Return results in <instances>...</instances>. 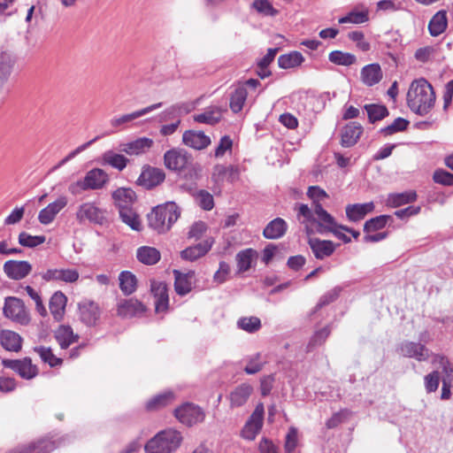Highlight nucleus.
<instances>
[{
  "instance_id": "f257e3e1",
  "label": "nucleus",
  "mask_w": 453,
  "mask_h": 453,
  "mask_svg": "<svg viewBox=\"0 0 453 453\" xmlns=\"http://www.w3.org/2000/svg\"><path fill=\"white\" fill-rule=\"evenodd\" d=\"M296 218L307 235L314 234H326L334 231L335 227H340L335 219L328 213L322 206L318 203L314 209H311L307 204H296Z\"/></svg>"
},
{
  "instance_id": "f03ea898",
  "label": "nucleus",
  "mask_w": 453,
  "mask_h": 453,
  "mask_svg": "<svg viewBox=\"0 0 453 453\" xmlns=\"http://www.w3.org/2000/svg\"><path fill=\"white\" fill-rule=\"evenodd\" d=\"M435 103V93L432 85L424 78L411 82L407 93V104L415 113L427 114Z\"/></svg>"
},
{
  "instance_id": "7ed1b4c3",
  "label": "nucleus",
  "mask_w": 453,
  "mask_h": 453,
  "mask_svg": "<svg viewBox=\"0 0 453 453\" xmlns=\"http://www.w3.org/2000/svg\"><path fill=\"white\" fill-rule=\"evenodd\" d=\"M180 215V207L174 202H167L164 205L157 206L149 214V225L158 233H164L171 228Z\"/></svg>"
},
{
  "instance_id": "20e7f679",
  "label": "nucleus",
  "mask_w": 453,
  "mask_h": 453,
  "mask_svg": "<svg viewBox=\"0 0 453 453\" xmlns=\"http://www.w3.org/2000/svg\"><path fill=\"white\" fill-rule=\"evenodd\" d=\"M181 434L174 428L157 433L145 445L146 453H173L182 441Z\"/></svg>"
},
{
  "instance_id": "39448f33",
  "label": "nucleus",
  "mask_w": 453,
  "mask_h": 453,
  "mask_svg": "<svg viewBox=\"0 0 453 453\" xmlns=\"http://www.w3.org/2000/svg\"><path fill=\"white\" fill-rule=\"evenodd\" d=\"M75 219L80 224L88 221L92 224L103 225L106 222V211L93 202H86L78 206Z\"/></svg>"
},
{
  "instance_id": "423d86ee",
  "label": "nucleus",
  "mask_w": 453,
  "mask_h": 453,
  "mask_svg": "<svg viewBox=\"0 0 453 453\" xmlns=\"http://www.w3.org/2000/svg\"><path fill=\"white\" fill-rule=\"evenodd\" d=\"M14 58L7 52L0 53V100L4 101L11 93L9 79L13 71Z\"/></svg>"
},
{
  "instance_id": "0eeeda50",
  "label": "nucleus",
  "mask_w": 453,
  "mask_h": 453,
  "mask_svg": "<svg viewBox=\"0 0 453 453\" xmlns=\"http://www.w3.org/2000/svg\"><path fill=\"white\" fill-rule=\"evenodd\" d=\"M174 416L182 424L193 425L203 421L204 414L200 406L185 403L174 410Z\"/></svg>"
},
{
  "instance_id": "6e6552de",
  "label": "nucleus",
  "mask_w": 453,
  "mask_h": 453,
  "mask_svg": "<svg viewBox=\"0 0 453 453\" xmlns=\"http://www.w3.org/2000/svg\"><path fill=\"white\" fill-rule=\"evenodd\" d=\"M4 313L5 317L20 323L27 325L29 322V317L26 311L23 302L16 297H8L5 299Z\"/></svg>"
},
{
  "instance_id": "1a4fd4ad",
  "label": "nucleus",
  "mask_w": 453,
  "mask_h": 453,
  "mask_svg": "<svg viewBox=\"0 0 453 453\" xmlns=\"http://www.w3.org/2000/svg\"><path fill=\"white\" fill-rule=\"evenodd\" d=\"M397 351L404 357L414 358L419 362L427 360L431 355L430 350L424 344L410 341L402 342Z\"/></svg>"
},
{
  "instance_id": "9d476101",
  "label": "nucleus",
  "mask_w": 453,
  "mask_h": 453,
  "mask_svg": "<svg viewBox=\"0 0 453 453\" xmlns=\"http://www.w3.org/2000/svg\"><path fill=\"white\" fill-rule=\"evenodd\" d=\"M68 198L65 196H58L54 202L42 209L38 214V220L42 225L52 223L57 215L67 205Z\"/></svg>"
},
{
  "instance_id": "9b49d317",
  "label": "nucleus",
  "mask_w": 453,
  "mask_h": 453,
  "mask_svg": "<svg viewBox=\"0 0 453 453\" xmlns=\"http://www.w3.org/2000/svg\"><path fill=\"white\" fill-rule=\"evenodd\" d=\"M190 157L187 151L180 149L167 150L164 156V163L166 168L173 171H180L189 163Z\"/></svg>"
},
{
  "instance_id": "f8f14e48",
  "label": "nucleus",
  "mask_w": 453,
  "mask_h": 453,
  "mask_svg": "<svg viewBox=\"0 0 453 453\" xmlns=\"http://www.w3.org/2000/svg\"><path fill=\"white\" fill-rule=\"evenodd\" d=\"M165 179V174L162 169L146 166L143 167L142 173L137 180V183L140 186L150 189L162 183Z\"/></svg>"
},
{
  "instance_id": "ddd939ff",
  "label": "nucleus",
  "mask_w": 453,
  "mask_h": 453,
  "mask_svg": "<svg viewBox=\"0 0 453 453\" xmlns=\"http://www.w3.org/2000/svg\"><path fill=\"white\" fill-rule=\"evenodd\" d=\"M57 448L55 441L50 439H41L28 444L19 446L6 453H50Z\"/></svg>"
},
{
  "instance_id": "4468645a",
  "label": "nucleus",
  "mask_w": 453,
  "mask_h": 453,
  "mask_svg": "<svg viewBox=\"0 0 453 453\" xmlns=\"http://www.w3.org/2000/svg\"><path fill=\"white\" fill-rule=\"evenodd\" d=\"M31 271L32 265L27 261L9 260L4 264V272L12 280H22Z\"/></svg>"
},
{
  "instance_id": "2eb2a0df",
  "label": "nucleus",
  "mask_w": 453,
  "mask_h": 453,
  "mask_svg": "<svg viewBox=\"0 0 453 453\" xmlns=\"http://www.w3.org/2000/svg\"><path fill=\"white\" fill-rule=\"evenodd\" d=\"M79 272L76 269H48L42 274L46 281H64L65 283L75 282L79 279Z\"/></svg>"
},
{
  "instance_id": "dca6fc26",
  "label": "nucleus",
  "mask_w": 453,
  "mask_h": 453,
  "mask_svg": "<svg viewBox=\"0 0 453 453\" xmlns=\"http://www.w3.org/2000/svg\"><path fill=\"white\" fill-rule=\"evenodd\" d=\"M2 364L4 367L18 372L24 379H32L37 373L35 366L32 365L31 361L27 358L23 360L4 359Z\"/></svg>"
},
{
  "instance_id": "f3484780",
  "label": "nucleus",
  "mask_w": 453,
  "mask_h": 453,
  "mask_svg": "<svg viewBox=\"0 0 453 453\" xmlns=\"http://www.w3.org/2000/svg\"><path fill=\"white\" fill-rule=\"evenodd\" d=\"M150 291L155 298V309L157 312L165 311L168 308L169 298L167 286L161 281L152 280Z\"/></svg>"
},
{
  "instance_id": "a211bd4d",
  "label": "nucleus",
  "mask_w": 453,
  "mask_h": 453,
  "mask_svg": "<svg viewBox=\"0 0 453 453\" xmlns=\"http://www.w3.org/2000/svg\"><path fill=\"white\" fill-rule=\"evenodd\" d=\"M182 142L195 150H203L211 144V138L202 131L187 130L182 135Z\"/></svg>"
},
{
  "instance_id": "6ab92c4d",
  "label": "nucleus",
  "mask_w": 453,
  "mask_h": 453,
  "mask_svg": "<svg viewBox=\"0 0 453 453\" xmlns=\"http://www.w3.org/2000/svg\"><path fill=\"white\" fill-rule=\"evenodd\" d=\"M153 145V140L141 137L130 142L120 144V150L129 156H139L149 150Z\"/></svg>"
},
{
  "instance_id": "aec40b11",
  "label": "nucleus",
  "mask_w": 453,
  "mask_h": 453,
  "mask_svg": "<svg viewBox=\"0 0 453 453\" xmlns=\"http://www.w3.org/2000/svg\"><path fill=\"white\" fill-rule=\"evenodd\" d=\"M363 133L362 126L357 122H350L342 131L341 144L349 148L354 146Z\"/></svg>"
},
{
  "instance_id": "412c9836",
  "label": "nucleus",
  "mask_w": 453,
  "mask_h": 453,
  "mask_svg": "<svg viewBox=\"0 0 453 453\" xmlns=\"http://www.w3.org/2000/svg\"><path fill=\"white\" fill-rule=\"evenodd\" d=\"M81 320L87 326H94L100 317L98 305L91 301H84L79 304Z\"/></svg>"
},
{
  "instance_id": "4be33fe9",
  "label": "nucleus",
  "mask_w": 453,
  "mask_h": 453,
  "mask_svg": "<svg viewBox=\"0 0 453 453\" xmlns=\"http://www.w3.org/2000/svg\"><path fill=\"white\" fill-rule=\"evenodd\" d=\"M175 281L174 288L178 295L185 296L189 293L194 285L195 272L188 271L186 273H182L177 270L173 271Z\"/></svg>"
},
{
  "instance_id": "5701e85b",
  "label": "nucleus",
  "mask_w": 453,
  "mask_h": 453,
  "mask_svg": "<svg viewBox=\"0 0 453 453\" xmlns=\"http://www.w3.org/2000/svg\"><path fill=\"white\" fill-rule=\"evenodd\" d=\"M375 205L372 202L365 203H354L346 206V216L349 221L357 222L363 219L368 213L374 211Z\"/></svg>"
},
{
  "instance_id": "b1692460",
  "label": "nucleus",
  "mask_w": 453,
  "mask_h": 453,
  "mask_svg": "<svg viewBox=\"0 0 453 453\" xmlns=\"http://www.w3.org/2000/svg\"><path fill=\"white\" fill-rule=\"evenodd\" d=\"M360 76L365 85L372 87L382 80L383 73L379 64H369L361 69Z\"/></svg>"
},
{
  "instance_id": "393cba45",
  "label": "nucleus",
  "mask_w": 453,
  "mask_h": 453,
  "mask_svg": "<svg viewBox=\"0 0 453 453\" xmlns=\"http://www.w3.org/2000/svg\"><path fill=\"white\" fill-rule=\"evenodd\" d=\"M308 243L318 259H324L325 257H330L335 250L331 241L310 238Z\"/></svg>"
},
{
  "instance_id": "a878e982",
  "label": "nucleus",
  "mask_w": 453,
  "mask_h": 453,
  "mask_svg": "<svg viewBox=\"0 0 453 453\" xmlns=\"http://www.w3.org/2000/svg\"><path fill=\"white\" fill-rule=\"evenodd\" d=\"M161 106H162V103H157V104H151L148 107H145L143 109L135 111L132 113L125 114L120 117H115L111 119V125L114 127H120V126L129 123V122H131L147 113H150L154 110L159 109Z\"/></svg>"
},
{
  "instance_id": "bb28decb",
  "label": "nucleus",
  "mask_w": 453,
  "mask_h": 453,
  "mask_svg": "<svg viewBox=\"0 0 453 453\" xmlns=\"http://www.w3.org/2000/svg\"><path fill=\"white\" fill-rule=\"evenodd\" d=\"M222 110L219 106H209L203 112L193 115L194 121L213 126L222 119Z\"/></svg>"
},
{
  "instance_id": "cd10ccee",
  "label": "nucleus",
  "mask_w": 453,
  "mask_h": 453,
  "mask_svg": "<svg viewBox=\"0 0 453 453\" xmlns=\"http://www.w3.org/2000/svg\"><path fill=\"white\" fill-rule=\"evenodd\" d=\"M144 310V306L141 302L131 298L119 302L117 312L121 317L129 318L142 313Z\"/></svg>"
},
{
  "instance_id": "c85d7f7f",
  "label": "nucleus",
  "mask_w": 453,
  "mask_h": 453,
  "mask_svg": "<svg viewBox=\"0 0 453 453\" xmlns=\"http://www.w3.org/2000/svg\"><path fill=\"white\" fill-rule=\"evenodd\" d=\"M211 240H205L203 242H200L195 246L188 247L181 251L180 257L184 260L195 261L197 258L204 256L212 246Z\"/></svg>"
},
{
  "instance_id": "c756f323",
  "label": "nucleus",
  "mask_w": 453,
  "mask_h": 453,
  "mask_svg": "<svg viewBox=\"0 0 453 453\" xmlns=\"http://www.w3.org/2000/svg\"><path fill=\"white\" fill-rule=\"evenodd\" d=\"M85 180L89 190L102 188L109 180L108 174L100 168H94L85 175Z\"/></svg>"
},
{
  "instance_id": "7c9ffc66",
  "label": "nucleus",
  "mask_w": 453,
  "mask_h": 453,
  "mask_svg": "<svg viewBox=\"0 0 453 453\" xmlns=\"http://www.w3.org/2000/svg\"><path fill=\"white\" fill-rule=\"evenodd\" d=\"M0 342L3 348L8 351L18 352L22 347L21 336L11 330H3L0 333Z\"/></svg>"
},
{
  "instance_id": "2f4dec72",
  "label": "nucleus",
  "mask_w": 453,
  "mask_h": 453,
  "mask_svg": "<svg viewBox=\"0 0 453 453\" xmlns=\"http://www.w3.org/2000/svg\"><path fill=\"white\" fill-rule=\"evenodd\" d=\"M287 222L281 218H276L267 224L263 234L266 239H279L287 232Z\"/></svg>"
},
{
  "instance_id": "473e14b6",
  "label": "nucleus",
  "mask_w": 453,
  "mask_h": 453,
  "mask_svg": "<svg viewBox=\"0 0 453 453\" xmlns=\"http://www.w3.org/2000/svg\"><path fill=\"white\" fill-rule=\"evenodd\" d=\"M67 298L60 291L53 294L50 300V311L53 318L59 321L63 319L66 306Z\"/></svg>"
},
{
  "instance_id": "72a5a7b5",
  "label": "nucleus",
  "mask_w": 453,
  "mask_h": 453,
  "mask_svg": "<svg viewBox=\"0 0 453 453\" xmlns=\"http://www.w3.org/2000/svg\"><path fill=\"white\" fill-rule=\"evenodd\" d=\"M112 198L119 211H121L131 207L135 200V193L131 188H120L113 192Z\"/></svg>"
},
{
  "instance_id": "f704fd0d",
  "label": "nucleus",
  "mask_w": 453,
  "mask_h": 453,
  "mask_svg": "<svg viewBox=\"0 0 453 453\" xmlns=\"http://www.w3.org/2000/svg\"><path fill=\"white\" fill-rule=\"evenodd\" d=\"M257 252L253 249H245L236 254V263L239 273L247 272L256 262Z\"/></svg>"
},
{
  "instance_id": "c9c22d12",
  "label": "nucleus",
  "mask_w": 453,
  "mask_h": 453,
  "mask_svg": "<svg viewBox=\"0 0 453 453\" xmlns=\"http://www.w3.org/2000/svg\"><path fill=\"white\" fill-rule=\"evenodd\" d=\"M175 398V394L173 391H165L150 398L145 406L150 411H157L171 404Z\"/></svg>"
},
{
  "instance_id": "e433bc0d",
  "label": "nucleus",
  "mask_w": 453,
  "mask_h": 453,
  "mask_svg": "<svg viewBox=\"0 0 453 453\" xmlns=\"http://www.w3.org/2000/svg\"><path fill=\"white\" fill-rule=\"evenodd\" d=\"M237 177V171L233 166L217 165L213 167L211 173L212 180L220 185L225 180L233 181Z\"/></svg>"
},
{
  "instance_id": "4c0bfd02",
  "label": "nucleus",
  "mask_w": 453,
  "mask_h": 453,
  "mask_svg": "<svg viewBox=\"0 0 453 453\" xmlns=\"http://www.w3.org/2000/svg\"><path fill=\"white\" fill-rule=\"evenodd\" d=\"M136 257L143 265H156L161 257L159 250L150 246H142L136 250Z\"/></svg>"
},
{
  "instance_id": "58836bf2",
  "label": "nucleus",
  "mask_w": 453,
  "mask_h": 453,
  "mask_svg": "<svg viewBox=\"0 0 453 453\" xmlns=\"http://www.w3.org/2000/svg\"><path fill=\"white\" fill-rule=\"evenodd\" d=\"M253 388L250 385L243 383L231 392L229 399L231 406L239 407L243 405L250 396Z\"/></svg>"
},
{
  "instance_id": "ea45409f",
  "label": "nucleus",
  "mask_w": 453,
  "mask_h": 453,
  "mask_svg": "<svg viewBox=\"0 0 453 453\" xmlns=\"http://www.w3.org/2000/svg\"><path fill=\"white\" fill-rule=\"evenodd\" d=\"M55 338L63 349H67L79 339L69 326H60L55 332Z\"/></svg>"
},
{
  "instance_id": "a19ab883",
  "label": "nucleus",
  "mask_w": 453,
  "mask_h": 453,
  "mask_svg": "<svg viewBox=\"0 0 453 453\" xmlns=\"http://www.w3.org/2000/svg\"><path fill=\"white\" fill-rule=\"evenodd\" d=\"M447 16L445 11H439L431 19L428 24V29L433 36H438L447 28Z\"/></svg>"
},
{
  "instance_id": "79ce46f5",
  "label": "nucleus",
  "mask_w": 453,
  "mask_h": 453,
  "mask_svg": "<svg viewBox=\"0 0 453 453\" xmlns=\"http://www.w3.org/2000/svg\"><path fill=\"white\" fill-rule=\"evenodd\" d=\"M417 194L413 190L405 191L403 193L390 194L388 197V205L396 208L406 203L416 201Z\"/></svg>"
},
{
  "instance_id": "37998d69",
  "label": "nucleus",
  "mask_w": 453,
  "mask_h": 453,
  "mask_svg": "<svg viewBox=\"0 0 453 453\" xmlns=\"http://www.w3.org/2000/svg\"><path fill=\"white\" fill-rule=\"evenodd\" d=\"M432 363L439 365L442 369V382L445 381L448 384L453 385V365L449 359L444 356L434 354Z\"/></svg>"
},
{
  "instance_id": "c03bdc74",
  "label": "nucleus",
  "mask_w": 453,
  "mask_h": 453,
  "mask_svg": "<svg viewBox=\"0 0 453 453\" xmlns=\"http://www.w3.org/2000/svg\"><path fill=\"white\" fill-rule=\"evenodd\" d=\"M102 159L104 164L109 165L119 171H122L128 162V159L125 156L116 153L113 150L105 151L102 156Z\"/></svg>"
},
{
  "instance_id": "a18cd8bd",
  "label": "nucleus",
  "mask_w": 453,
  "mask_h": 453,
  "mask_svg": "<svg viewBox=\"0 0 453 453\" xmlns=\"http://www.w3.org/2000/svg\"><path fill=\"white\" fill-rule=\"evenodd\" d=\"M119 288L125 295H131L136 289L137 280L134 273L123 271L119 276Z\"/></svg>"
},
{
  "instance_id": "49530a36",
  "label": "nucleus",
  "mask_w": 453,
  "mask_h": 453,
  "mask_svg": "<svg viewBox=\"0 0 453 453\" xmlns=\"http://www.w3.org/2000/svg\"><path fill=\"white\" fill-rule=\"evenodd\" d=\"M121 220L133 230L141 231L142 222L138 214L130 207L119 211Z\"/></svg>"
},
{
  "instance_id": "de8ad7c7",
  "label": "nucleus",
  "mask_w": 453,
  "mask_h": 453,
  "mask_svg": "<svg viewBox=\"0 0 453 453\" xmlns=\"http://www.w3.org/2000/svg\"><path fill=\"white\" fill-rule=\"evenodd\" d=\"M247 89L244 87H238L231 94L230 96V109L237 113L242 110L243 104L247 98Z\"/></svg>"
},
{
  "instance_id": "09e8293b",
  "label": "nucleus",
  "mask_w": 453,
  "mask_h": 453,
  "mask_svg": "<svg viewBox=\"0 0 453 453\" xmlns=\"http://www.w3.org/2000/svg\"><path fill=\"white\" fill-rule=\"evenodd\" d=\"M303 61V55L297 51H294L289 54L281 55L278 58V65L280 68L288 69L300 65Z\"/></svg>"
},
{
  "instance_id": "8fccbe9b",
  "label": "nucleus",
  "mask_w": 453,
  "mask_h": 453,
  "mask_svg": "<svg viewBox=\"0 0 453 453\" xmlns=\"http://www.w3.org/2000/svg\"><path fill=\"white\" fill-rule=\"evenodd\" d=\"M328 59L330 62L335 65L345 66L351 65L355 64L357 61V58L355 55L349 52H343L341 50H334L329 53Z\"/></svg>"
},
{
  "instance_id": "3c124183",
  "label": "nucleus",
  "mask_w": 453,
  "mask_h": 453,
  "mask_svg": "<svg viewBox=\"0 0 453 453\" xmlns=\"http://www.w3.org/2000/svg\"><path fill=\"white\" fill-rule=\"evenodd\" d=\"M365 109L367 112L368 119L371 123L381 120L388 115L387 107L381 104H365Z\"/></svg>"
},
{
  "instance_id": "603ef678",
  "label": "nucleus",
  "mask_w": 453,
  "mask_h": 453,
  "mask_svg": "<svg viewBox=\"0 0 453 453\" xmlns=\"http://www.w3.org/2000/svg\"><path fill=\"white\" fill-rule=\"evenodd\" d=\"M369 19V12L368 10L357 11L354 10L349 12L346 16L339 19L340 24L345 23H353V24H362Z\"/></svg>"
},
{
  "instance_id": "864d4df0",
  "label": "nucleus",
  "mask_w": 453,
  "mask_h": 453,
  "mask_svg": "<svg viewBox=\"0 0 453 453\" xmlns=\"http://www.w3.org/2000/svg\"><path fill=\"white\" fill-rule=\"evenodd\" d=\"M237 326L248 333H255L260 329L261 321L257 317H243L238 319Z\"/></svg>"
},
{
  "instance_id": "5fc2aeb1",
  "label": "nucleus",
  "mask_w": 453,
  "mask_h": 453,
  "mask_svg": "<svg viewBox=\"0 0 453 453\" xmlns=\"http://www.w3.org/2000/svg\"><path fill=\"white\" fill-rule=\"evenodd\" d=\"M390 216L380 215L367 220L364 225L365 233L374 232L382 229L387 225Z\"/></svg>"
},
{
  "instance_id": "6e6d98bb",
  "label": "nucleus",
  "mask_w": 453,
  "mask_h": 453,
  "mask_svg": "<svg viewBox=\"0 0 453 453\" xmlns=\"http://www.w3.org/2000/svg\"><path fill=\"white\" fill-rule=\"evenodd\" d=\"M35 351L40 356L44 363H48L51 367L58 365L62 363V360L57 357L50 348L43 346L35 347Z\"/></svg>"
},
{
  "instance_id": "4d7b16f0",
  "label": "nucleus",
  "mask_w": 453,
  "mask_h": 453,
  "mask_svg": "<svg viewBox=\"0 0 453 453\" xmlns=\"http://www.w3.org/2000/svg\"><path fill=\"white\" fill-rule=\"evenodd\" d=\"M45 242L43 235H31L26 232H22L19 235V243L21 246L34 248Z\"/></svg>"
},
{
  "instance_id": "13d9d810",
  "label": "nucleus",
  "mask_w": 453,
  "mask_h": 453,
  "mask_svg": "<svg viewBox=\"0 0 453 453\" xmlns=\"http://www.w3.org/2000/svg\"><path fill=\"white\" fill-rule=\"evenodd\" d=\"M409 121L403 118H397L394 122L381 129L385 135H391L395 133L403 131L407 128Z\"/></svg>"
},
{
  "instance_id": "bf43d9fd",
  "label": "nucleus",
  "mask_w": 453,
  "mask_h": 453,
  "mask_svg": "<svg viewBox=\"0 0 453 453\" xmlns=\"http://www.w3.org/2000/svg\"><path fill=\"white\" fill-rule=\"evenodd\" d=\"M252 6L257 12L265 16H273L277 13L268 0H254Z\"/></svg>"
},
{
  "instance_id": "052dcab7",
  "label": "nucleus",
  "mask_w": 453,
  "mask_h": 453,
  "mask_svg": "<svg viewBox=\"0 0 453 453\" xmlns=\"http://www.w3.org/2000/svg\"><path fill=\"white\" fill-rule=\"evenodd\" d=\"M307 196L313 201L312 209L316 204L320 203V201L328 197L327 193L318 186L309 187Z\"/></svg>"
},
{
  "instance_id": "680f3d73",
  "label": "nucleus",
  "mask_w": 453,
  "mask_h": 453,
  "mask_svg": "<svg viewBox=\"0 0 453 453\" xmlns=\"http://www.w3.org/2000/svg\"><path fill=\"white\" fill-rule=\"evenodd\" d=\"M330 334V330L328 327H324L320 329L319 331L316 332L314 335L311 337L307 349L308 350H311L316 346L321 345L325 342L326 338L328 337Z\"/></svg>"
},
{
  "instance_id": "e2e57ef3",
  "label": "nucleus",
  "mask_w": 453,
  "mask_h": 453,
  "mask_svg": "<svg viewBox=\"0 0 453 453\" xmlns=\"http://www.w3.org/2000/svg\"><path fill=\"white\" fill-rule=\"evenodd\" d=\"M425 388L427 393H432L437 390L440 382V374L438 371H434L424 378Z\"/></svg>"
},
{
  "instance_id": "0e129e2a",
  "label": "nucleus",
  "mask_w": 453,
  "mask_h": 453,
  "mask_svg": "<svg viewBox=\"0 0 453 453\" xmlns=\"http://www.w3.org/2000/svg\"><path fill=\"white\" fill-rule=\"evenodd\" d=\"M298 445L297 429L291 427L286 435L285 450L287 453H292Z\"/></svg>"
},
{
  "instance_id": "69168bd1",
  "label": "nucleus",
  "mask_w": 453,
  "mask_h": 453,
  "mask_svg": "<svg viewBox=\"0 0 453 453\" xmlns=\"http://www.w3.org/2000/svg\"><path fill=\"white\" fill-rule=\"evenodd\" d=\"M196 199L199 205L206 211L211 210L214 206L213 196L205 190H200L197 193Z\"/></svg>"
},
{
  "instance_id": "338daca9",
  "label": "nucleus",
  "mask_w": 453,
  "mask_h": 453,
  "mask_svg": "<svg viewBox=\"0 0 453 453\" xmlns=\"http://www.w3.org/2000/svg\"><path fill=\"white\" fill-rule=\"evenodd\" d=\"M349 38L355 42L357 47L362 51H367L370 50V44L365 40V35L361 31H353L349 34Z\"/></svg>"
},
{
  "instance_id": "774afa93",
  "label": "nucleus",
  "mask_w": 453,
  "mask_h": 453,
  "mask_svg": "<svg viewBox=\"0 0 453 453\" xmlns=\"http://www.w3.org/2000/svg\"><path fill=\"white\" fill-rule=\"evenodd\" d=\"M434 180L442 185H453V174L443 170H438L434 173Z\"/></svg>"
}]
</instances>
